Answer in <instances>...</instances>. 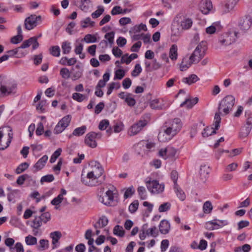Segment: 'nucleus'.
Returning <instances> with one entry per match:
<instances>
[{
	"mask_svg": "<svg viewBox=\"0 0 252 252\" xmlns=\"http://www.w3.org/2000/svg\"><path fill=\"white\" fill-rule=\"evenodd\" d=\"M182 123L179 118H175L167 121L163 126V131L159 132L158 139L161 142L171 140L182 127Z\"/></svg>",
	"mask_w": 252,
	"mask_h": 252,
	"instance_id": "obj_1",
	"label": "nucleus"
},
{
	"mask_svg": "<svg viewBox=\"0 0 252 252\" xmlns=\"http://www.w3.org/2000/svg\"><path fill=\"white\" fill-rule=\"evenodd\" d=\"M17 88V84L13 81L7 80L0 76V97H3L12 94H14Z\"/></svg>",
	"mask_w": 252,
	"mask_h": 252,
	"instance_id": "obj_2",
	"label": "nucleus"
},
{
	"mask_svg": "<svg viewBox=\"0 0 252 252\" xmlns=\"http://www.w3.org/2000/svg\"><path fill=\"white\" fill-rule=\"evenodd\" d=\"M192 20L189 18H184L177 25L174 23L172 25V34L178 36L180 35L182 32L190 29L192 25Z\"/></svg>",
	"mask_w": 252,
	"mask_h": 252,
	"instance_id": "obj_3",
	"label": "nucleus"
},
{
	"mask_svg": "<svg viewBox=\"0 0 252 252\" xmlns=\"http://www.w3.org/2000/svg\"><path fill=\"white\" fill-rule=\"evenodd\" d=\"M104 180V177H98L88 172L86 175H85L84 173L81 175V182L82 183L90 187L98 186L101 184Z\"/></svg>",
	"mask_w": 252,
	"mask_h": 252,
	"instance_id": "obj_4",
	"label": "nucleus"
},
{
	"mask_svg": "<svg viewBox=\"0 0 252 252\" xmlns=\"http://www.w3.org/2000/svg\"><path fill=\"white\" fill-rule=\"evenodd\" d=\"M207 49V42L201 41L195 48L193 52L189 57V59L196 63L204 57Z\"/></svg>",
	"mask_w": 252,
	"mask_h": 252,
	"instance_id": "obj_5",
	"label": "nucleus"
},
{
	"mask_svg": "<svg viewBox=\"0 0 252 252\" xmlns=\"http://www.w3.org/2000/svg\"><path fill=\"white\" fill-rule=\"evenodd\" d=\"M235 102V98L232 95H228L223 98L219 104V111H222L224 115H227L232 110Z\"/></svg>",
	"mask_w": 252,
	"mask_h": 252,
	"instance_id": "obj_6",
	"label": "nucleus"
},
{
	"mask_svg": "<svg viewBox=\"0 0 252 252\" xmlns=\"http://www.w3.org/2000/svg\"><path fill=\"white\" fill-rule=\"evenodd\" d=\"M238 33L237 32L224 33L219 37L218 42L221 46H228L235 41Z\"/></svg>",
	"mask_w": 252,
	"mask_h": 252,
	"instance_id": "obj_7",
	"label": "nucleus"
},
{
	"mask_svg": "<svg viewBox=\"0 0 252 252\" xmlns=\"http://www.w3.org/2000/svg\"><path fill=\"white\" fill-rule=\"evenodd\" d=\"M6 128L9 131L7 137L5 136L4 128H0V150H3L9 146L13 138L12 130L9 127Z\"/></svg>",
	"mask_w": 252,
	"mask_h": 252,
	"instance_id": "obj_8",
	"label": "nucleus"
},
{
	"mask_svg": "<svg viewBox=\"0 0 252 252\" xmlns=\"http://www.w3.org/2000/svg\"><path fill=\"white\" fill-rule=\"evenodd\" d=\"M146 185L148 190L152 194L162 193L164 189V184H159V182L156 180L146 181Z\"/></svg>",
	"mask_w": 252,
	"mask_h": 252,
	"instance_id": "obj_9",
	"label": "nucleus"
},
{
	"mask_svg": "<svg viewBox=\"0 0 252 252\" xmlns=\"http://www.w3.org/2000/svg\"><path fill=\"white\" fill-rule=\"evenodd\" d=\"M158 235V231L156 226L148 228V224H144L140 231L139 238L141 240H144L147 236L157 237Z\"/></svg>",
	"mask_w": 252,
	"mask_h": 252,
	"instance_id": "obj_10",
	"label": "nucleus"
},
{
	"mask_svg": "<svg viewBox=\"0 0 252 252\" xmlns=\"http://www.w3.org/2000/svg\"><path fill=\"white\" fill-rule=\"evenodd\" d=\"M117 191L115 189L113 190L108 189L105 193V198L99 196L98 200L107 206H112L115 197H117Z\"/></svg>",
	"mask_w": 252,
	"mask_h": 252,
	"instance_id": "obj_11",
	"label": "nucleus"
},
{
	"mask_svg": "<svg viewBox=\"0 0 252 252\" xmlns=\"http://www.w3.org/2000/svg\"><path fill=\"white\" fill-rule=\"evenodd\" d=\"M32 45V48L33 50L37 49L39 44L37 41V38L36 36H33L30 38L28 40H25L21 45L16 49L15 50H9L7 52L8 53L14 52V54L17 53L20 49H24L28 48Z\"/></svg>",
	"mask_w": 252,
	"mask_h": 252,
	"instance_id": "obj_12",
	"label": "nucleus"
},
{
	"mask_svg": "<svg viewBox=\"0 0 252 252\" xmlns=\"http://www.w3.org/2000/svg\"><path fill=\"white\" fill-rule=\"evenodd\" d=\"M101 133H96L94 131L87 133L85 138V143L88 146L94 148L97 146L96 139H100L101 137Z\"/></svg>",
	"mask_w": 252,
	"mask_h": 252,
	"instance_id": "obj_13",
	"label": "nucleus"
},
{
	"mask_svg": "<svg viewBox=\"0 0 252 252\" xmlns=\"http://www.w3.org/2000/svg\"><path fill=\"white\" fill-rule=\"evenodd\" d=\"M71 119V117L70 115H66L63 117L56 126L54 133L57 134L62 132L69 125Z\"/></svg>",
	"mask_w": 252,
	"mask_h": 252,
	"instance_id": "obj_14",
	"label": "nucleus"
},
{
	"mask_svg": "<svg viewBox=\"0 0 252 252\" xmlns=\"http://www.w3.org/2000/svg\"><path fill=\"white\" fill-rule=\"evenodd\" d=\"M148 124V122L146 120H140L136 123L133 124L129 128L128 134L130 136H133L139 133L142 128Z\"/></svg>",
	"mask_w": 252,
	"mask_h": 252,
	"instance_id": "obj_15",
	"label": "nucleus"
},
{
	"mask_svg": "<svg viewBox=\"0 0 252 252\" xmlns=\"http://www.w3.org/2000/svg\"><path fill=\"white\" fill-rule=\"evenodd\" d=\"M90 169L88 171L92 174H93L98 177L103 178L102 175L104 173V169L100 164L97 161H92L89 164Z\"/></svg>",
	"mask_w": 252,
	"mask_h": 252,
	"instance_id": "obj_16",
	"label": "nucleus"
},
{
	"mask_svg": "<svg viewBox=\"0 0 252 252\" xmlns=\"http://www.w3.org/2000/svg\"><path fill=\"white\" fill-rule=\"evenodd\" d=\"M41 20L40 16L31 15L27 18L25 21V28L28 30H31L37 25V23Z\"/></svg>",
	"mask_w": 252,
	"mask_h": 252,
	"instance_id": "obj_17",
	"label": "nucleus"
},
{
	"mask_svg": "<svg viewBox=\"0 0 252 252\" xmlns=\"http://www.w3.org/2000/svg\"><path fill=\"white\" fill-rule=\"evenodd\" d=\"M213 6L210 0H201L199 4L200 11L204 14H207L212 9Z\"/></svg>",
	"mask_w": 252,
	"mask_h": 252,
	"instance_id": "obj_18",
	"label": "nucleus"
},
{
	"mask_svg": "<svg viewBox=\"0 0 252 252\" xmlns=\"http://www.w3.org/2000/svg\"><path fill=\"white\" fill-rule=\"evenodd\" d=\"M91 0H75L74 4L78 7L81 10L87 12L89 11Z\"/></svg>",
	"mask_w": 252,
	"mask_h": 252,
	"instance_id": "obj_19",
	"label": "nucleus"
},
{
	"mask_svg": "<svg viewBox=\"0 0 252 252\" xmlns=\"http://www.w3.org/2000/svg\"><path fill=\"white\" fill-rule=\"evenodd\" d=\"M252 25V19L249 17L241 19L238 24L239 28L243 31L248 30Z\"/></svg>",
	"mask_w": 252,
	"mask_h": 252,
	"instance_id": "obj_20",
	"label": "nucleus"
},
{
	"mask_svg": "<svg viewBox=\"0 0 252 252\" xmlns=\"http://www.w3.org/2000/svg\"><path fill=\"white\" fill-rule=\"evenodd\" d=\"M48 159L47 155L43 156L33 166V172L35 173L37 171L41 170L45 165V164Z\"/></svg>",
	"mask_w": 252,
	"mask_h": 252,
	"instance_id": "obj_21",
	"label": "nucleus"
},
{
	"mask_svg": "<svg viewBox=\"0 0 252 252\" xmlns=\"http://www.w3.org/2000/svg\"><path fill=\"white\" fill-rule=\"evenodd\" d=\"M159 229L161 234H166L168 233L170 230L169 222L166 220H162L159 225Z\"/></svg>",
	"mask_w": 252,
	"mask_h": 252,
	"instance_id": "obj_22",
	"label": "nucleus"
},
{
	"mask_svg": "<svg viewBox=\"0 0 252 252\" xmlns=\"http://www.w3.org/2000/svg\"><path fill=\"white\" fill-rule=\"evenodd\" d=\"M150 107L152 109L155 110H161L164 107V104L163 102H161L159 99L156 98L151 100L149 102Z\"/></svg>",
	"mask_w": 252,
	"mask_h": 252,
	"instance_id": "obj_23",
	"label": "nucleus"
},
{
	"mask_svg": "<svg viewBox=\"0 0 252 252\" xmlns=\"http://www.w3.org/2000/svg\"><path fill=\"white\" fill-rule=\"evenodd\" d=\"M192 63H194V62L189 59V58L184 57L182 62L180 64V69L181 71L187 70Z\"/></svg>",
	"mask_w": 252,
	"mask_h": 252,
	"instance_id": "obj_24",
	"label": "nucleus"
},
{
	"mask_svg": "<svg viewBox=\"0 0 252 252\" xmlns=\"http://www.w3.org/2000/svg\"><path fill=\"white\" fill-rule=\"evenodd\" d=\"M50 236L52 239V244L53 245V249L57 248V244L59 242V240L62 237V233L59 231L51 232L50 234Z\"/></svg>",
	"mask_w": 252,
	"mask_h": 252,
	"instance_id": "obj_25",
	"label": "nucleus"
},
{
	"mask_svg": "<svg viewBox=\"0 0 252 252\" xmlns=\"http://www.w3.org/2000/svg\"><path fill=\"white\" fill-rule=\"evenodd\" d=\"M108 222V220L105 216L101 217L97 222L94 225L95 229L101 228L106 226Z\"/></svg>",
	"mask_w": 252,
	"mask_h": 252,
	"instance_id": "obj_26",
	"label": "nucleus"
},
{
	"mask_svg": "<svg viewBox=\"0 0 252 252\" xmlns=\"http://www.w3.org/2000/svg\"><path fill=\"white\" fill-rule=\"evenodd\" d=\"M169 58L170 59L175 61L178 58V46L176 44H173L169 50Z\"/></svg>",
	"mask_w": 252,
	"mask_h": 252,
	"instance_id": "obj_27",
	"label": "nucleus"
},
{
	"mask_svg": "<svg viewBox=\"0 0 252 252\" xmlns=\"http://www.w3.org/2000/svg\"><path fill=\"white\" fill-rule=\"evenodd\" d=\"M198 101V98L197 97L187 99L181 104V106L183 107L186 105L187 108H191L193 105L196 104Z\"/></svg>",
	"mask_w": 252,
	"mask_h": 252,
	"instance_id": "obj_28",
	"label": "nucleus"
},
{
	"mask_svg": "<svg viewBox=\"0 0 252 252\" xmlns=\"http://www.w3.org/2000/svg\"><path fill=\"white\" fill-rule=\"evenodd\" d=\"M199 80V78L197 77L196 75L191 74L188 77L183 78L182 79V82L189 85H191L193 83H195Z\"/></svg>",
	"mask_w": 252,
	"mask_h": 252,
	"instance_id": "obj_29",
	"label": "nucleus"
},
{
	"mask_svg": "<svg viewBox=\"0 0 252 252\" xmlns=\"http://www.w3.org/2000/svg\"><path fill=\"white\" fill-rule=\"evenodd\" d=\"M94 24L95 23L92 21L90 17H87L80 22L81 26L84 29L88 27H93Z\"/></svg>",
	"mask_w": 252,
	"mask_h": 252,
	"instance_id": "obj_30",
	"label": "nucleus"
},
{
	"mask_svg": "<svg viewBox=\"0 0 252 252\" xmlns=\"http://www.w3.org/2000/svg\"><path fill=\"white\" fill-rule=\"evenodd\" d=\"M251 129L250 126H244L242 127L239 133L240 138L243 139L247 137L250 133Z\"/></svg>",
	"mask_w": 252,
	"mask_h": 252,
	"instance_id": "obj_31",
	"label": "nucleus"
},
{
	"mask_svg": "<svg viewBox=\"0 0 252 252\" xmlns=\"http://www.w3.org/2000/svg\"><path fill=\"white\" fill-rule=\"evenodd\" d=\"M87 130L86 126H82L81 127L76 128L72 132V135L76 136H80L83 135Z\"/></svg>",
	"mask_w": 252,
	"mask_h": 252,
	"instance_id": "obj_32",
	"label": "nucleus"
},
{
	"mask_svg": "<svg viewBox=\"0 0 252 252\" xmlns=\"http://www.w3.org/2000/svg\"><path fill=\"white\" fill-rule=\"evenodd\" d=\"M147 30L146 25L142 23L135 25L129 31V32H140L141 31H146Z\"/></svg>",
	"mask_w": 252,
	"mask_h": 252,
	"instance_id": "obj_33",
	"label": "nucleus"
},
{
	"mask_svg": "<svg viewBox=\"0 0 252 252\" xmlns=\"http://www.w3.org/2000/svg\"><path fill=\"white\" fill-rule=\"evenodd\" d=\"M174 190L177 196L182 201H184L186 199V194L182 189H181L178 185L175 186Z\"/></svg>",
	"mask_w": 252,
	"mask_h": 252,
	"instance_id": "obj_34",
	"label": "nucleus"
},
{
	"mask_svg": "<svg viewBox=\"0 0 252 252\" xmlns=\"http://www.w3.org/2000/svg\"><path fill=\"white\" fill-rule=\"evenodd\" d=\"M72 98L74 100L81 102L84 100L88 99V96L80 93H74L72 94Z\"/></svg>",
	"mask_w": 252,
	"mask_h": 252,
	"instance_id": "obj_35",
	"label": "nucleus"
},
{
	"mask_svg": "<svg viewBox=\"0 0 252 252\" xmlns=\"http://www.w3.org/2000/svg\"><path fill=\"white\" fill-rule=\"evenodd\" d=\"M42 224V221L41 218L38 216H35L34 220L32 221L31 225V227L33 228L38 229Z\"/></svg>",
	"mask_w": 252,
	"mask_h": 252,
	"instance_id": "obj_36",
	"label": "nucleus"
},
{
	"mask_svg": "<svg viewBox=\"0 0 252 252\" xmlns=\"http://www.w3.org/2000/svg\"><path fill=\"white\" fill-rule=\"evenodd\" d=\"M214 127H206L204 129L203 131L202 132V136L204 137H207L209 135H211L212 134H215L216 133V130Z\"/></svg>",
	"mask_w": 252,
	"mask_h": 252,
	"instance_id": "obj_37",
	"label": "nucleus"
},
{
	"mask_svg": "<svg viewBox=\"0 0 252 252\" xmlns=\"http://www.w3.org/2000/svg\"><path fill=\"white\" fill-rule=\"evenodd\" d=\"M83 49V45L82 44L79 43L78 45H75L74 52L76 55H78L79 56V58L82 59H84L85 57V54L82 53Z\"/></svg>",
	"mask_w": 252,
	"mask_h": 252,
	"instance_id": "obj_38",
	"label": "nucleus"
},
{
	"mask_svg": "<svg viewBox=\"0 0 252 252\" xmlns=\"http://www.w3.org/2000/svg\"><path fill=\"white\" fill-rule=\"evenodd\" d=\"M62 48L64 54H68L71 49V43L68 41H64L62 43Z\"/></svg>",
	"mask_w": 252,
	"mask_h": 252,
	"instance_id": "obj_39",
	"label": "nucleus"
},
{
	"mask_svg": "<svg viewBox=\"0 0 252 252\" xmlns=\"http://www.w3.org/2000/svg\"><path fill=\"white\" fill-rule=\"evenodd\" d=\"M210 169L209 166H208L206 165H201L200 166V176L203 178H206V177L207 176V175L210 173Z\"/></svg>",
	"mask_w": 252,
	"mask_h": 252,
	"instance_id": "obj_40",
	"label": "nucleus"
},
{
	"mask_svg": "<svg viewBox=\"0 0 252 252\" xmlns=\"http://www.w3.org/2000/svg\"><path fill=\"white\" fill-rule=\"evenodd\" d=\"M113 233L119 237H123L125 234V231L122 226L117 225L113 229Z\"/></svg>",
	"mask_w": 252,
	"mask_h": 252,
	"instance_id": "obj_41",
	"label": "nucleus"
},
{
	"mask_svg": "<svg viewBox=\"0 0 252 252\" xmlns=\"http://www.w3.org/2000/svg\"><path fill=\"white\" fill-rule=\"evenodd\" d=\"M213 209L212 203L209 201H206L203 206V210L205 214H210Z\"/></svg>",
	"mask_w": 252,
	"mask_h": 252,
	"instance_id": "obj_42",
	"label": "nucleus"
},
{
	"mask_svg": "<svg viewBox=\"0 0 252 252\" xmlns=\"http://www.w3.org/2000/svg\"><path fill=\"white\" fill-rule=\"evenodd\" d=\"M115 33L113 32H110L107 33L105 35V38L106 40H104V42L107 43V41L108 43L112 45L114 43V38Z\"/></svg>",
	"mask_w": 252,
	"mask_h": 252,
	"instance_id": "obj_43",
	"label": "nucleus"
},
{
	"mask_svg": "<svg viewBox=\"0 0 252 252\" xmlns=\"http://www.w3.org/2000/svg\"><path fill=\"white\" fill-rule=\"evenodd\" d=\"M25 242L27 245H34L37 244V239L29 235L25 238Z\"/></svg>",
	"mask_w": 252,
	"mask_h": 252,
	"instance_id": "obj_44",
	"label": "nucleus"
},
{
	"mask_svg": "<svg viewBox=\"0 0 252 252\" xmlns=\"http://www.w3.org/2000/svg\"><path fill=\"white\" fill-rule=\"evenodd\" d=\"M220 111H219V112L216 113L215 114V118H214L215 122H214V124H213V125L214 126L215 128L216 129H218V128L220 126V123L221 121V118L220 116Z\"/></svg>",
	"mask_w": 252,
	"mask_h": 252,
	"instance_id": "obj_45",
	"label": "nucleus"
},
{
	"mask_svg": "<svg viewBox=\"0 0 252 252\" xmlns=\"http://www.w3.org/2000/svg\"><path fill=\"white\" fill-rule=\"evenodd\" d=\"M104 9L102 6H98V9L92 13L93 18L95 19L99 17L104 12Z\"/></svg>",
	"mask_w": 252,
	"mask_h": 252,
	"instance_id": "obj_46",
	"label": "nucleus"
},
{
	"mask_svg": "<svg viewBox=\"0 0 252 252\" xmlns=\"http://www.w3.org/2000/svg\"><path fill=\"white\" fill-rule=\"evenodd\" d=\"M63 198H62V194H59L56 197L54 198L52 201L51 203L54 206H56L55 208L58 209L59 207L57 206L63 201Z\"/></svg>",
	"mask_w": 252,
	"mask_h": 252,
	"instance_id": "obj_47",
	"label": "nucleus"
},
{
	"mask_svg": "<svg viewBox=\"0 0 252 252\" xmlns=\"http://www.w3.org/2000/svg\"><path fill=\"white\" fill-rule=\"evenodd\" d=\"M60 52V48L58 46H53L50 49V54L54 57H59Z\"/></svg>",
	"mask_w": 252,
	"mask_h": 252,
	"instance_id": "obj_48",
	"label": "nucleus"
},
{
	"mask_svg": "<svg viewBox=\"0 0 252 252\" xmlns=\"http://www.w3.org/2000/svg\"><path fill=\"white\" fill-rule=\"evenodd\" d=\"M29 166V164L27 162L20 164L16 168V173L18 174L22 173L28 168Z\"/></svg>",
	"mask_w": 252,
	"mask_h": 252,
	"instance_id": "obj_49",
	"label": "nucleus"
},
{
	"mask_svg": "<svg viewBox=\"0 0 252 252\" xmlns=\"http://www.w3.org/2000/svg\"><path fill=\"white\" fill-rule=\"evenodd\" d=\"M60 74L62 78L68 79L70 77L71 72L67 68H62L60 70Z\"/></svg>",
	"mask_w": 252,
	"mask_h": 252,
	"instance_id": "obj_50",
	"label": "nucleus"
},
{
	"mask_svg": "<svg viewBox=\"0 0 252 252\" xmlns=\"http://www.w3.org/2000/svg\"><path fill=\"white\" fill-rule=\"evenodd\" d=\"M214 220V223L215 226L216 227V229L226 225L228 223L226 220Z\"/></svg>",
	"mask_w": 252,
	"mask_h": 252,
	"instance_id": "obj_51",
	"label": "nucleus"
},
{
	"mask_svg": "<svg viewBox=\"0 0 252 252\" xmlns=\"http://www.w3.org/2000/svg\"><path fill=\"white\" fill-rule=\"evenodd\" d=\"M142 71V68L140 64H136L134 69L131 72V76L133 77L138 76Z\"/></svg>",
	"mask_w": 252,
	"mask_h": 252,
	"instance_id": "obj_52",
	"label": "nucleus"
},
{
	"mask_svg": "<svg viewBox=\"0 0 252 252\" xmlns=\"http://www.w3.org/2000/svg\"><path fill=\"white\" fill-rule=\"evenodd\" d=\"M171 204L169 202H165L161 204L158 208L159 212H164L169 210L171 207Z\"/></svg>",
	"mask_w": 252,
	"mask_h": 252,
	"instance_id": "obj_53",
	"label": "nucleus"
},
{
	"mask_svg": "<svg viewBox=\"0 0 252 252\" xmlns=\"http://www.w3.org/2000/svg\"><path fill=\"white\" fill-rule=\"evenodd\" d=\"M83 40L86 43H94L96 41V38L94 35L88 34L85 36Z\"/></svg>",
	"mask_w": 252,
	"mask_h": 252,
	"instance_id": "obj_54",
	"label": "nucleus"
},
{
	"mask_svg": "<svg viewBox=\"0 0 252 252\" xmlns=\"http://www.w3.org/2000/svg\"><path fill=\"white\" fill-rule=\"evenodd\" d=\"M137 191L141 199L144 200L146 198V191L144 187L141 186L138 187L137 189Z\"/></svg>",
	"mask_w": 252,
	"mask_h": 252,
	"instance_id": "obj_55",
	"label": "nucleus"
},
{
	"mask_svg": "<svg viewBox=\"0 0 252 252\" xmlns=\"http://www.w3.org/2000/svg\"><path fill=\"white\" fill-rule=\"evenodd\" d=\"M138 201L137 200H134L129 206L128 209L130 212L131 213L135 212L138 209Z\"/></svg>",
	"mask_w": 252,
	"mask_h": 252,
	"instance_id": "obj_56",
	"label": "nucleus"
},
{
	"mask_svg": "<svg viewBox=\"0 0 252 252\" xmlns=\"http://www.w3.org/2000/svg\"><path fill=\"white\" fill-rule=\"evenodd\" d=\"M109 125V122L107 120L101 121L98 125V128L101 130H105Z\"/></svg>",
	"mask_w": 252,
	"mask_h": 252,
	"instance_id": "obj_57",
	"label": "nucleus"
},
{
	"mask_svg": "<svg viewBox=\"0 0 252 252\" xmlns=\"http://www.w3.org/2000/svg\"><path fill=\"white\" fill-rule=\"evenodd\" d=\"M54 180V177L52 174H48L43 176L40 180L41 183L44 182H51Z\"/></svg>",
	"mask_w": 252,
	"mask_h": 252,
	"instance_id": "obj_58",
	"label": "nucleus"
},
{
	"mask_svg": "<svg viewBox=\"0 0 252 252\" xmlns=\"http://www.w3.org/2000/svg\"><path fill=\"white\" fill-rule=\"evenodd\" d=\"M41 218V220L44 223H46L51 219V215L49 212H45L41 214L40 216H39Z\"/></svg>",
	"mask_w": 252,
	"mask_h": 252,
	"instance_id": "obj_59",
	"label": "nucleus"
},
{
	"mask_svg": "<svg viewBox=\"0 0 252 252\" xmlns=\"http://www.w3.org/2000/svg\"><path fill=\"white\" fill-rule=\"evenodd\" d=\"M125 71L123 69H119L115 71V78L121 80L125 76Z\"/></svg>",
	"mask_w": 252,
	"mask_h": 252,
	"instance_id": "obj_60",
	"label": "nucleus"
},
{
	"mask_svg": "<svg viewBox=\"0 0 252 252\" xmlns=\"http://www.w3.org/2000/svg\"><path fill=\"white\" fill-rule=\"evenodd\" d=\"M125 101L127 103V104L130 107L133 106L136 103V101L135 99L132 97L131 94H130L129 96L126 97Z\"/></svg>",
	"mask_w": 252,
	"mask_h": 252,
	"instance_id": "obj_61",
	"label": "nucleus"
},
{
	"mask_svg": "<svg viewBox=\"0 0 252 252\" xmlns=\"http://www.w3.org/2000/svg\"><path fill=\"white\" fill-rule=\"evenodd\" d=\"M124 129V125L122 122L116 123L114 126V131L118 133L122 131Z\"/></svg>",
	"mask_w": 252,
	"mask_h": 252,
	"instance_id": "obj_62",
	"label": "nucleus"
},
{
	"mask_svg": "<svg viewBox=\"0 0 252 252\" xmlns=\"http://www.w3.org/2000/svg\"><path fill=\"white\" fill-rule=\"evenodd\" d=\"M23 35L17 34L11 38V42L13 44H18L23 40Z\"/></svg>",
	"mask_w": 252,
	"mask_h": 252,
	"instance_id": "obj_63",
	"label": "nucleus"
},
{
	"mask_svg": "<svg viewBox=\"0 0 252 252\" xmlns=\"http://www.w3.org/2000/svg\"><path fill=\"white\" fill-rule=\"evenodd\" d=\"M134 192V189L132 187H129L126 189L124 193V198L126 199L130 197Z\"/></svg>",
	"mask_w": 252,
	"mask_h": 252,
	"instance_id": "obj_64",
	"label": "nucleus"
}]
</instances>
